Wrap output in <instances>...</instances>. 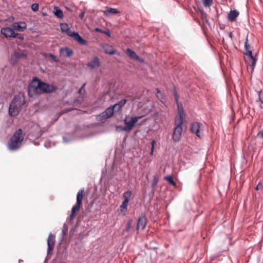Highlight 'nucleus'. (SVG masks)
<instances>
[{"mask_svg":"<svg viewBox=\"0 0 263 263\" xmlns=\"http://www.w3.org/2000/svg\"><path fill=\"white\" fill-rule=\"evenodd\" d=\"M103 14L105 16H108L110 14H115L119 12L115 8L106 7V10L103 11Z\"/></svg>","mask_w":263,"mask_h":263,"instance_id":"nucleus-24","label":"nucleus"},{"mask_svg":"<svg viewBox=\"0 0 263 263\" xmlns=\"http://www.w3.org/2000/svg\"><path fill=\"white\" fill-rule=\"evenodd\" d=\"M239 13L237 10H231L228 14V19L230 21H234L239 15Z\"/></svg>","mask_w":263,"mask_h":263,"instance_id":"nucleus-23","label":"nucleus"},{"mask_svg":"<svg viewBox=\"0 0 263 263\" xmlns=\"http://www.w3.org/2000/svg\"><path fill=\"white\" fill-rule=\"evenodd\" d=\"M12 37H13V38L17 37L22 40H24V35L23 34H20L18 33H15L14 32Z\"/></svg>","mask_w":263,"mask_h":263,"instance_id":"nucleus-31","label":"nucleus"},{"mask_svg":"<svg viewBox=\"0 0 263 263\" xmlns=\"http://www.w3.org/2000/svg\"><path fill=\"white\" fill-rule=\"evenodd\" d=\"M127 100L126 99H122L118 103L112 105L114 108H117V110H119L126 103Z\"/></svg>","mask_w":263,"mask_h":263,"instance_id":"nucleus-26","label":"nucleus"},{"mask_svg":"<svg viewBox=\"0 0 263 263\" xmlns=\"http://www.w3.org/2000/svg\"><path fill=\"white\" fill-rule=\"evenodd\" d=\"M54 236L50 233L48 239H47V245H48V251L47 254H49L50 252L52 251L54 246Z\"/></svg>","mask_w":263,"mask_h":263,"instance_id":"nucleus-19","label":"nucleus"},{"mask_svg":"<svg viewBox=\"0 0 263 263\" xmlns=\"http://www.w3.org/2000/svg\"><path fill=\"white\" fill-rule=\"evenodd\" d=\"M84 189H81L79 191L77 195V202L76 204L72 207L71 211V214L68 217V219L71 221L72 220L76 213L78 212L81 208L82 201L83 198Z\"/></svg>","mask_w":263,"mask_h":263,"instance_id":"nucleus-6","label":"nucleus"},{"mask_svg":"<svg viewBox=\"0 0 263 263\" xmlns=\"http://www.w3.org/2000/svg\"><path fill=\"white\" fill-rule=\"evenodd\" d=\"M56 89V87L48 83L42 82L40 89V93L42 92L50 93Z\"/></svg>","mask_w":263,"mask_h":263,"instance_id":"nucleus-12","label":"nucleus"},{"mask_svg":"<svg viewBox=\"0 0 263 263\" xmlns=\"http://www.w3.org/2000/svg\"><path fill=\"white\" fill-rule=\"evenodd\" d=\"M25 103V101L23 96L20 95L15 96L9 107V115L11 117L17 116L19 114Z\"/></svg>","mask_w":263,"mask_h":263,"instance_id":"nucleus-1","label":"nucleus"},{"mask_svg":"<svg viewBox=\"0 0 263 263\" xmlns=\"http://www.w3.org/2000/svg\"><path fill=\"white\" fill-rule=\"evenodd\" d=\"M127 128L125 126H116V131L117 132H121L122 131H125V132H129L128 130H127V129H126Z\"/></svg>","mask_w":263,"mask_h":263,"instance_id":"nucleus-29","label":"nucleus"},{"mask_svg":"<svg viewBox=\"0 0 263 263\" xmlns=\"http://www.w3.org/2000/svg\"><path fill=\"white\" fill-rule=\"evenodd\" d=\"M142 116L130 117L129 116H126L124 120V122L125 124V126L128 132H130L133 127L135 126V124L141 119Z\"/></svg>","mask_w":263,"mask_h":263,"instance_id":"nucleus-9","label":"nucleus"},{"mask_svg":"<svg viewBox=\"0 0 263 263\" xmlns=\"http://www.w3.org/2000/svg\"><path fill=\"white\" fill-rule=\"evenodd\" d=\"M60 28L62 32H66L68 36L72 37L79 44L82 45H87V42L85 40L83 39L80 35L78 32L72 31L67 23H61Z\"/></svg>","mask_w":263,"mask_h":263,"instance_id":"nucleus-3","label":"nucleus"},{"mask_svg":"<svg viewBox=\"0 0 263 263\" xmlns=\"http://www.w3.org/2000/svg\"><path fill=\"white\" fill-rule=\"evenodd\" d=\"M41 83L42 81L36 77L32 79L27 89L28 93L30 97H34L35 96L40 94Z\"/></svg>","mask_w":263,"mask_h":263,"instance_id":"nucleus-5","label":"nucleus"},{"mask_svg":"<svg viewBox=\"0 0 263 263\" xmlns=\"http://www.w3.org/2000/svg\"><path fill=\"white\" fill-rule=\"evenodd\" d=\"M132 196V192L128 190L125 192L123 194L124 200L122 204L120 205V210L122 213L126 212L129 199Z\"/></svg>","mask_w":263,"mask_h":263,"instance_id":"nucleus-10","label":"nucleus"},{"mask_svg":"<svg viewBox=\"0 0 263 263\" xmlns=\"http://www.w3.org/2000/svg\"><path fill=\"white\" fill-rule=\"evenodd\" d=\"M96 30L97 31H99V32H102V31H103L101 29H99V28H96Z\"/></svg>","mask_w":263,"mask_h":263,"instance_id":"nucleus-42","label":"nucleus"},{"mask_svg":"<svg viewBox=\"0 0 263 263\" xmlns=\"http://www.w3.org/2000/svg\"><path fill=\"white\" fill-rule=\"evenodd\" d=\"M14 30L23 32L27 28V25L24 22H14L12 24Z\"/></svg>","mask_w":263,"mask_h":263,"instance_id":"nucleus-14","label":"nucleus"},{"mask_svg":"<svg viewBox=\"0 0 263 263\" xmlns=\"http://www.w3.org/2000/svg\"><path fill=\"white\" fill-rule=\"evenodd\" d=\"M205 7H209L212 4V0H202Z\"/></svg>","mask_w":263,"mask_h":263,"instance_id":"nucleus-32","label":"nucleus"},{"mask_svg":"<svg viewBox=\"0 0 263 263\" xmlns=\"http://www.w3.org/2000/svg\"><path fill=\"white\" fill-rule=\"evenodd\" d=\"M131 227H132V221L131 220H129L127 222L126 228L125 229V231L126 232H128L130 230V229L131 228Z\"/></svg>","mask_w":263,"mask_h":263,"instance_id":"nucleus-34","label":"nucleus"},{"mask_svg":"<svg viewBox=\"0 0 263 263\" xmlns=\"http://www.w3.org/2000/svg\"><path fill=\"white\" fill-rule=\"evenodd\" d=\"M102 32L105 33V34H106L108 36H110V33L109 30L103 31Z\"/></svg>","mask_w":263,"mask_h":263,"instance_id":"nucleus-39","label":"nucleus"},{"mask_svg":"<svg viewBox=\"0 0 263 263\" xmlns=\"http://www.w3.org/2000/svg\"><path fill=\"white\" fill-rule=\"evenodd\" d=\"M260 101L263 103V91H260L258 94Z\"/></svg>","mask_w":263,"mask_h":263,"instance_id":"nucleus-36","label":"nucleus"},{"mask_svg":"<svg viewBox=\"0 0 263 263\" xmlns=\"http://www.w3.org/2000/svg\"><path fill=\"white\" fill-rule=\"evenodd\" d=\"M126 53L128 54L130 58L135 59L141 63L143 62V60L139 56H138L134 51L131 50L130 49H127Z\"/></svg>","mask_w":263,"mask_h":263,"instance_id":"nucleus-21","label":"nucleus"},{"mask_svg":"<svg viewBox=\"0 0 263 263\" xmlns=\"http://www.w3.org/2000/svg\"><path fill=\"white\" fill-rule=\"evenodd\" d=\"M174 97L177 103V109H178V115L175 118V120L176 121H184L185 119V113L184 112V109L182 106V105L181 103H179V99L178 96L177 95V92L176 90H174Z\"/></svg>","mask_w":263,"mask_h":263,"instance_id":"nucleus-7","label":"nucleus"},{"mask_svg":"<svg viewBox=\"0 0 263 263\" xmlns=\"http://www.w3.org/2000/svg\"><path fill=\"white\" fill-rule=\"evenodd\" d=\"M22 261H23V260H22V259H20V260H18V262H19V263H21V262H22Z\"/></svg>","mask_w":263,"mask_h":263,"instance_id":"nucleus-45","label":"nucleus"},{"mask_svg":"<svg viewBox=\"0 0 263 263\" xmlns=\"http://www.w3.org/2000/svg\"><path fill=\"white\" fill-rule=\"evenodd\" d=\"M114 112V108L112 106H109L105 111L97 116L98 120L102 121L111 117Z\"/></svg>","mask_w":263,"mask_h":263,"instance_id":"nucleus-11","label":"nucleus"},{"mask_svg":"<svg viewBox=\"0 0 263 263\" xmlns=\"http://www.w3.org/2000/svg\"><path fill=\"white\" fill-rule=\"evenodd\" d=\"M158 182V179L157 177L156 176H154V178H153V180L152 184V186L153 188H154V189L155 188V187L157 185Z\"/></svg>","mask_w":263,"mask_h":263,"instance_id":"nucleus-30","label":"nucleus"},{"mask_svg":"<svg viewBox=\"0 0 263 263\" xmlns=\"http://www.w3.org/2000/svg\"><path fill=\"white\" fill-rule=\"evenodd\" d=\"M249 45L248 44V39H247L245 45L244 59L248 67L253 71L257 61V58L253 55L252 52L249 49Z\"/></svg>","mask_w":263,"mask_h":263,"instance_id":"nucleus-4","label":"nucleus"},{"mask_svg":"<svg viewBox=\"0 0 263 263\" xmlns=\"http://www.w3.org/2000/svg\"><path fill=\"white\" fill-rule=\"evenodd\" d=\"M184 121H176L175 120V127L174 129L173 139L174 142H178L181 138L182 128V125L183 124Z\"/></svg>","mask_w":263,"mask_h":263,"instance_id":"nucleus-8","label":"nucleus"},{"mask_svg":"<svg viewBox=\"0 0 263 263\" xmlns=\"http://www.w3.org/2000/svg\"><path fill=\"white\" fill-rule=\"evenodd\" d=\"M164 179L165 180L167 181L173 186H176V182L174 181L172 176H165L164 177Z\"/></svg>","mask_w":263,"mask_h":263,"instance_id":"nucleus-28","label":"nucleus"},{"mask_svg":"<svg viewBox=\"0 0 263 263\" xmlns=\"http://www.w3.org/2000/svg\"><path fill=\"white\" fill-rule=\"evenodd\" d=\"M64 231L63 230V231H62V233H63V234H64Z\"/></svg>","mask_w":263,"mask_h":263,"instance_id":"nucleus-47","label":"nucleus"},{"mask_svg":"<svg viewBox=\"0 0 263 263\" xmlns=\"http://www.w3.org/2000/svg\"><path fill=\"white\" fill-rule=\"evenodd\" d=\"M85 85V84H84L81 87V88L80 89L79 91H81L84 87Z\"/></svg>","mask_w":263,"mask_h":263,"instance_id":"nucleus-43","label":"nucleus"},{"mask_svg":"<svg viewBox=\"0 0 263 263\" xmlns=\"http://www.w3.org/2000/svg\"><path fill=\"white\" fill-rule=\"evenodd\" d=\"M45 146L47 147V148L50 147V146L49 145V142H46L45 143Z\"/></svg>","mask_w":263,"mask_h":263,"instance_id":"nucleus-40","label":"nucleus"},{"mask_svg":"<svg viewBox=\"0 0 263 263\" xmlns=\"http://www.w3.org/2000/svg\"><path fill=\"white\" fill-rule=\"evenodd\" d=\"M60 263H66L65 262H60Z\"/></svg>","mask_w":263,"mask_h":263,"instance_id":"nucleus-46","label":"nucleus"},{"mask_svg":"<svg viewBox=\"0 0 263 263\" xmlns=\"http://www.w3.org/2000/svg\"><path fill=\"white\" fill-rule=\"evenodd\" d=\"M146 224V219L144 215H141L138 218L137 230H143Z\"/></svg>","mask_w":263,"mask_h":263,"instance_id":"nucleus-18","label":"nucleus"},{"mask_svg":"<svg viewBox=\"0 0 263 263\" xmlns=\"http://www.w3.org/2000/svg\"><path fill=\"white\" fill-rule=\"evenodd\" d=\"M49 56L51 58L53 61L54 62H58V60L57 59V57L54 56L53 54L50 53L49 54Z\"/></svg>","mask_w":263,"mask_h":263,"instance_id":"nucleus-37","label":"nucleus"},{"mask_svg":"<svg viewBox=\"0 0 263 263\" xmlns=\"http://www.w3.org/2000/svg\"><path fill=\"white\" fill-rule=\"evenodd\" d=\"M26 55L24 53L15 51L11 55V64L14 65L17 63L19 59H26Z\"/></svg>","mask_w":263,"mask_h":263,"instance_id":"nucleus-15","label":"nucleus"},{"mask_svg":"<svg viewBox=\"0 0 263 263\" xmlns=\"http://www.w3.org/2000/svg\"><path fill=\"white\" fill-rule=\"evenodd\" d=\"M14 32V31L12 27H4L2 28L1 30V33L3 34L6 37H12Z\"/></svg>","mask_w":263,"mask_h":263,"instance_id":"nucleus-17","label":"nucleus"},{"mask_svg":"<svg viewBox=\"0 0 263 263\" xmlns=\"http://www.w3.org/2000/svg\"><path fill=\"white\" fill-rule=\"evenodd\" d=\"M155 142L156 141L155 140H153L151 142V144H152V148H151V155H153Z\"/></svg>","mask_w":263,"mask_h":263,"instance_id":"nucleus-35","label":"nucleus"},{"mask_svg":"<svg viewBox=\"0 0 263 263\" xmlns=\"http://www.w3.org/2000/svg\"><path fill=\"white\" fill-rule=\"evenodd\" d=\"M156 96L157 98L162 102H164V98H163L161 91L158 88L156 89Z\"/></svg>","mask_w":263,"mask_h":263,"instance_id":"nucleus-27","label":"nucleus"},{"mask_svg":"<svg viewBox=\"0 0 263 263\" xmlns=\"http://www.w3.org/2000/svg\"><path fill=\"white\" fill-rule=\"evenodd\" d=\"M63 142L64 143H67L68 142V141L67 140H66V139L65 137H63Z\"/></svg>","mask_w":263,"mask_h":263,"instance_id":"nucleus-41","label":"nucleus"},{"mask_svg":"<svg viewBox=\"0 0 263 263\" xmlns=\"http://www.w3.org/2000/svg\"><path fill=\"white\" fill-rule=\"evenodd\" d=\"M23 139L22 130L17 129L9 140L8 148L12 151L17 150L21 147Z\"/></svg>","mask_w":263,"mask_h":263,"instance_id":"nucleus-2","label":"nucleus"},{"mask_svg":"<svg viewBox=\"0 0 263 263\" xmlns=\"http://www.w3.org/2000/svg\"><path fill=\"white\" fill-rule=\"evenodd\" d=\"M259 188H260V185H259V184H258V185L256 186V189L257 190H259Z\"/></svg>","mask_w":263,"mask_h":263,"instance_id":"nucleus-44","label":"nucleus"},{"mask_svg":"<svg viewBox=\"0 0 263 263\" xmlns=\"http://www.w3.org/2000/svg\"><path fill=\"white\" fill-rule=\"evenodd\" d=\"M59 53L61 57L64 58H68L73 54V52L70 48L68 47H64L60 48Z\"/></svg>","mask_w":263,"mask_h":263,"instance_id":"nucleus-16","label":"nucleus"},{"mask_svg":"<svg viewBox=\"0 0 263 263\" xmlns=\"http://www.w3.org/2000/svg\"><path fill=\"white\" fill-rule=\"evenodd\" d=\"M102 49L105 53L110 55L114 54L116 52V50L114 49V47L109 44L104 45L102 46Z\"/></svg>","mask_w":263,"mask_h":263,"instance_id":"nucleus-22","label":"nucleus"},{"mask_svg":"<svg viewBox=\"0 0 263 263\" xmlns=\"http://www.w3.org/2000/svg\"><path fill=\"white\" fill-rule=\"evenodd\" d=\"M31 9L34 11H37L39 10V5L37 3H34L31 5Z\"/></svg>","mask_w":263,"mask_h":263,"instance_id":"nucleus-33","label":"nucleus"},{"mask_svg":"<svg viewBox=\"0 0 263 263\" xmlns=\"http://www.w3.org/2000/svg\"><path fill=\"white\" fill-rule=\"evenodd\" d=\"M202 125L198 122H194L191 124V131L193 133H195L198 137H201L200 130Z\"/></svg>","mask_w":263,"mask_h":263,"instance_id":"nucleus-13","label":"nucleus"},{"mask_svg":"<svg viewBox=\"0 0 263 263\" xmlns=\"http://www.w3.org/2000/svg\"><path fill=\"white\" fill-rule=\"evenodd\" d=\"M54 14L58 18H62L63 17V13L61 9L55 6L53 8Z\"/></svg>","mask_w":263,"mask_h":263,"instance_id":"nucleus-25","label":"nucleus"},{"mask_svg":"<svg viewBox=\"0 0 263 263\" xmlns=\"http://www.w3.org/2000/svg\"><path fill=\"white\" fill-rule=\"evenodd\" d=\"M85 16V12H82L80 14V17L82 19V20H83L84 19V17Z\"/></svg>","mask_w":263,"mask_h":263,"instance_id":"nucleus-38","label":"nucleus"},{"mask_svg":"<svg viewBox=\"0 0 263 263\" xmlns=\"http://www.w3.org/2000/svg\"><path fill=\"white\" fill-rule=\"evenodd\" d=\"M100 66V62L99 58L97 57H95L89 63L88 65V67L90 68V69L92 70L93 69L99 67Z\"/></svg>","mask_w":263,"mask_h":263,"instance_id":"nucleus-20","label":"nucleus"}]
</instances>
